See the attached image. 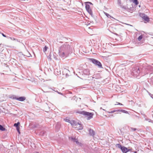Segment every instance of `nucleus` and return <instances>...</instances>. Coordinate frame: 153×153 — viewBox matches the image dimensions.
<instances>
[{"label":"nucleus","mask_w":153,"mask_h":153,"mask_svg":"<svg viewBox=\"0 0 153 153\" xmlns=\"http://www.w3.org/2000/svg\"><path fill=\"white\" fill-rule=\"evenodd\" d=\"M117 111H118V112H121L126 114H128V112L127 111L124 110H117Z\"/></svg>","instance_id":"9b49d317"},{"label":"nucleus","mask_w":153,"mask_h":153,"mask_svg":"<svg viewBox=\"0 0 153 153\" xmlns=\"http://www.w3.org/2000/svg\"><path fill=\"white\" fill-rule=\"evenodd\" d=\"M71 125L72 126L77 129H82V125L75 122H74V123H71Z\"/></svg>","instance_id":"7ed1b4c3"},{"label":"nucleus","mask_w":153,"mask_h":153,"mask_svg":"<svg viewBox=\"0 0 153 153\" xmlns=\"http://www.w3.org/2000/svg\"><path fill=\"white\" fill-rule=\"evenodd\" d=\"M19 128H20L19 127H17V128H16V129H17V131H18L19 133V134H20V132L19 131Z\"/></svg>","instance_id":"412c9836"},{"label":"nucleus","mask_w":153,"mask_h":153,"mask_svg":"<svg viewBox=\"0 0 153 153\" xmlns=\"http://www.w3.org/2000/svg\"><path fill=\"white\" fill-rule=\"evenodd\" d=\"M142 18L145 21L148 22L149 21V17L146 15L144 14H142Z\"/></svg>","instance_id":"423d86ee"},{"label":"nucleus","mask_w":153,"mask_h":153,"mask_svg":"<svg viewBox=\"0 0 153 153\" xmlns=\"http://www.w3.org/2000/svg\"><path fill=\"white\" fill-rule=\"evenodd\" d=\"M85 111L82 110H76V113L77 114H79L84 115Z\"/></svg>","instance_id":"6e6552de"},{"label":"nucleus","mask_w":153,"mask_h":153,"mask_svg":"<svg viewBox=\"0 0 153 153\" xmlns=\"http://www.w3.org/2000/svg\"><path fill=\"white\" fill-rule=\"evenodd\" d=\"M134 153H137V152H136V151H135V152H134Z\"/></svg>","instance_id":"393cba45"},{"label":"nucleus","mask_w":153,"mask_h":153,"mask_svg":"<svg viewBox=\"0 0 153 153\" xmlns=\"http://www.w3.org/2000/svg\"><path fill=\"white\" fill-rule=\"evenodd\" d=\"M47 49H48L47 47L46 46H45L43 49V51L44 52H45L47 50Z\"/></svg>","instance_id":"aec40b11"},{"label":"nucleus","mask_w":153,"mask_h":153,"mask_svg":"<svg viewBox=\"0 0 153 153\" xmlns=\"http://www.w3.org/2000/svg\"><path fill=\"white\" fill-rule=\"evenodd\" d=\"M71 139L74 142H75L77 144H78L79 143L77 139H76L75 138H71Z\"/></svg>","instance_id":"ddd939ff"},{"label":"nucleus","mask_w":153,"mask_h":153,"mask_svg":"<svg viewBox=\"0 0 153 153\" xmlns=\"http://www.w3.org/2000/svg\"><path fill=\"white\" fill-rule=\"evenodd\" d=\"M143 36L142 35H140L137 38V40L139 41H140L143 38Z\"/></svg>","instance_id":"2eb2a0df"},{"label":"nucleus","mask_w":153,"mask_h":153,"mask_svg":"<svg viewBox=\"0 0 153 153\" xmlns=\"http://www.w3.org/2000/svg\"><path fill=\"white\" fill-rule=\"evenodd\" d=\"M115 112H118V111H117V110H113V111H109L108 112V113L109 114H111V113H113Z\"/></svg>","instance_id":"a211bd4d"},{"label":"nucleus","mask_w":153,"mask_h":153,"mask_svg":"<svg viewBox=\"0 0 153 153\" xmlns=\"http://www.w3.org/2000/svg\"><path fill=\"white\" fill-rule=\"evenodd\" d=\"M90 61H91L93 64L97 65L99 68H102V65L101 63L98 60L93 58L89 59Z\"/></svg>","instance_id":"f03ea898"},{"label":"nucleus","mask_w":153,"mask_h":153,"mask_svg":"<svg viewBox=\"0 0 153 153\" xmlns=\"http://www.w3.org/2000/svg\"><path fill=\"white\" fill-rule=\"evenodd\" d=\"M131 130L132 131H135L137 129L135 128H131Z\"/></svg>","instance_id":"4be33fe9"},{"label":"nucleus","mask_w":153,"mask_h":153,"mask_svg":"<svg viewBox=\"0 0 153 153\" xmlns=\"http://www.w3.org/2000/svg\"><path fill=\"white\" fill-rule=\"evenodd\" d=\"M121 149L123 153H126L130 150L127 148L123 146H122Z\"/></svg>","instance_id":"39448f33"},{"label":"nucleus","mask_w":153,"mask_h":153,"mask_svg":"<svg viewBox=\"0 0 153 153\" xmlns=\"http://www.w3.org/2000/svg\"><path fill=\"white\" fill-rule=\"evenodd\" d=\"M16 100L19 101H23L25 100V98L24 97H20L16 98Z\"/></svg>","instance_id":"1a4fd4ad"},{"label":"nucleus","mask_w":153,"mask_h":153,"mask_svg":"<svg viewBox=\"0 0 153 153\" xmlns=\"http://www.w3.org/2000/svg\"><path fill=\"white\" fill-rule=\"evenodd\" d=\"M0 130L2 131H4L5 130V128H4L1 125H0Z\"/></svg>","instance_id":"4468645a"},{"label":"nucleus","mask_w":153,"mask_h":153,"mask_svg":"<svg viewBox=\"0 0 153 153\" xmlns=\"http://www.w3.org/2000/svg\"><path fill=\"white\" fill-rule=\"evenodd\" d=\"M2 35L3 36H4V37H6V36H5V35H4L3 33H2Z\"/></svg>","instance_id":"b1692460"},{"label":"nucleus","mask_w":153,"mask_h":153,"mask_svg":"<svg viewBox=\"0 0 153 153\" xmlns=\"http://www.w3.org/2000/svg\"><path fill=\"white\" fill-rule=\"evenodd\" d=\"M85 8L86 10L90 15H92V11L90 5V4L92 5V3L89 2H85Z\"/></svg>","instance_id":"f257e3e1"},{"label":"nucleus","mask_w":153,"mask_h":153,"mask_svg":"<svg viewBox=\"0 0 153 153\" xmlns=\"http://www.w3.org/2000/svg\"><path fill=\"white\" fill-rule=\"evenodd\" d=\"M89 134L93 136L94 135V132L93 130L90 129L89 130Z\"/></svg>","instance_id":"9d476101"},{"label":"nucleus","mask_w":153,"mask_h":153,"mask_svg":"<svg viewBox=\"0 0 153 153\" xmlns=\"http://www.w3.org/2000/svg\"><path fill=\"white\" fill-rule=\"evenodd\" d=\"M84 115H85L86 117L87 118V120H89L93 118L94 114L93 113H90L85 111Z\"/></svg>","instance_id":"20e7f679"},{"label":"nucleus","mask_w":153,"mask_h":153,"mask_svg":"<svg viewBox=\"0 0 153 153\" xmlns=\"http://www.w3.org/2000/svg\"><path fill=\"white\" fill-rule=\"evenodd\" d=\"M105 15H106V16L108 17H111L113 19H114V18L112 17H111V16H110L109 15L108 13H105ZM114 19H115L114 18Z\"/></svg>","instance_id":"6ab92c4d"},{"label":"nucleus","mask_w":153,"mask_h":153,"mask_svg":"<svg viewBox=\"0 0 153 153\" xmlns=\"http://www.w3.org/2000/svg\"><path fill=\"white\" fill-rule=\"evenodd\" d=\"M19 124H20V123L19 122H18L17 123H15L14 125V126L16 127V128H17V127H19L18 126H19Z\"/></svg>","instance_id":"f3484780"},{"label":"nucleus","mask_w":153,"mask_h":153,"mask_svg":"<svg viewBox=\"0 0 153 153\" xmlns=\"http://www.w3.org/2000/svg\"><path fill=\"white\" fill-rule=\"evenodd\" d=\"M117 104L116 105H122V104L121 103H120L117 102Z\"/></svg>","instance_id":"5701e85b"},{"label":"nucleus","mask_w":153,"mask_h":153,"mask_svg":"<svg viewBox=\"0 0 153 153\" xmlns=\"http://www.w3.org/2000/svg\"><path fill=\"white\" fill-rule=\"evenodd\" d=\"M116 146L121 149L123 146H121L120 144H117L116 145Z\"/></svg>","instance_id":"dca6fc26"},{"label":"nucleus","mask_w":153,"mask_h":153,"mask_svg":"<svg viewBox=\"0 0 153 153\" xmlns=\"http://www.w3.org/2000/svg\"><path fill=\"white\" fill-rule=\"evenodd\" d=\"M131 1L135 4L136 5L138 4L139 3L137 0H131Z\"/></svg>","instance_id":"f8f14e48"},{"label":"nucleus","mask_w":153,"mask_h":153,"mask_svg":"<svg viewBox=\"0 0 153 153\" xmlns=\"http://www.w3.org/2000/svg\"><path fill=\"white\" fill-rule=\"evenodd\" d=\"M64 120L66 122H68L69 123H70L71 125V123H74V120H72L71 121L70 120L69 118L68 117H67L65 118L64 119Z\"/></svg>","instance_id":"0eeeda50"}]
</instances>
